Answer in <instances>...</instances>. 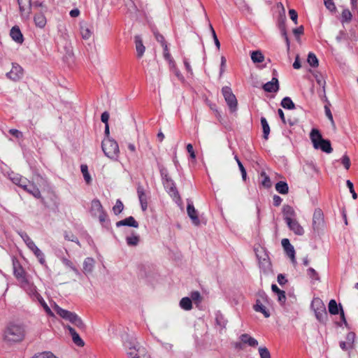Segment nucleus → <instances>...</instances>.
Listing matches in <instances>:
<instances>
[{
	"mask_svg": "<svg viewBox=\"0 0 358 358\" xmlns=\"http://www.w3.org/2000/svg\"><path fill=\"white\" fill-rule=\"evenodd\" d=\"M24 337V329L22 326L14 323L9 324L4 330L3 338L10 343H18Z\"/></svg>",
	"mask_w": 358,
	"mask_h": 358,
	"instance_id": "obj_1",
	"label": "nucleus"
},
{
	"mask_svg": "<svg viewBox=\"0 0 358 358\" xmlns=\"http://www.w3.org/2000/svg\"><path fill=\"white\" fill-rule=\"evenodd\" d=\"M310 138L315 149L321 150L326 153H331L333 151L330 141L324 139L317 129L311 130Z\"/></svg>",
	"mask_w": 358,
	"mask_h": 358,
	"instance_id": "obj_2",
	"label": "nucleus"
},
{
	"mask_svg": "<svg viewBox=\"0 0 358 358\" xmlns=\"http://www.w3.org/2000/svg\"><path fill=\"white\" fill-rule=\"evenodd\" d=\"M54 310L56 311L57 314H58L61 317L69 321L71 324L75 325L79 329L83 330L85 329V324L82 321L80 317H79L78 315L75 313L64 310L60 308L57 304H55Z\"/></svg>",
	"mask_w": 358,
	"mask_h": 358,
	"instance_id": "obj_3",
	"label": "nucleus"
},
{
	"mask_svg": "<svg viewBox=\"0 0 358 358\" xmlns=\"http://www.w3.org/2000/svg\"><path fill=\"white\" fill-rule=\"evenodd\" d=\"M124 346L130 358H150L145 348L135 341H126Z\"/></svg>",
	"mask_w": 358,
	"mask_h": 358,
	"instance_id": "obj_4",
	"label": "nucleus"
},
{
	"mask_svg": "<svg viewBox=\"0 0 358 358\" xmlns=\"http://www.w3.org/2000/svg\"><path fill=\"white\" fill-rule=\"evenodd\" d=\"M101 148L105 155L111 159L116 160L119 156V146L117 143L110 138H105L102 141Z\"/></svg>",
	"mask_w": 358,
	"mask_h": 358,
	"instance_id": "obj_5",
	"label": "nucleus"
},
{
	"mask_svg": "<svg viewBox=\"0 0 358 358\" xmlns=\"http://www.w3.org/2000/svg\"><path fill=\"white\" fill-rule=\"evenodd\" d=\"M255 252L257 259H258L260 268L263 271L264 273H267L271 272V263L265 248L259 246L255 248Z\"/></svg>",
	"mask_w": 358,
	"mask_h": 358,
	"instance_id": "obj_6",
	"label": "nucleus"
},
{
	"mask_svg": "<svg viewBox=\"0 0 358 358\" xmlns=\"http://www.w3.org/2000/svg\"><path fill=\"white\" fill-rule=\"evenodd\" d=\"M311 306L315 312L316 318L322 323H326L328 320V315L326 307L322 300L314 299Z\"/></svg>",
	"mask_w": 358,
	"mask_h": 358,
	"instance_id": "obj_7",
	"label": "nucleus"
},
{
	"mask_svg": "<svg viewBox=\"0 0 358 358\" xmlns=\"http://www.w3.org/2000/svg\"><path fill=\"white\" fill-rule=\"evenodd\" d=\"M14 275L16 278L20 282L21 286L26 290L29 291L30 293H34L35 287L29 283L24 275V271L20 266H16L13 264Z\"/></svg>",
	"mask_w": 358,
	"mask_h": 358,
	"instance_id": "obj_8",
	"label": "nucleus"
},
{
	"mask_svg": "<svg viewBox=\"0 0 358 358\" xmlns=\"http://www.w3.org/2000/svg\"><path fill=\"white\" fill-rule=\"evenodd\" d=\"M90 212L94 217H97L100 222L103 223L106 220L107 214L103 210V206L98 199L92 200L91 203Z\"/></svg>",
	"mask_w": 358,
	"mask_h": 358,
	"instance_id": "obj_9",
	"label": "nucleus"
},
{
	"mask_svg": "<svg viewBox=\"0 0 358 358\" xmlns=\"http://www.w3.org/2000/svg\"><path fill=\"white\" fill-rule=\"evenodd\" d=\"M222 93L231 112L236 111L237 109L238 103L235 95L231 91V89L228 86L223 87L222 89Z\"/></svg>",
	"mask_w": 358,
	"mask_h": 358,
	"instance_id": "obj_10",
	"label": "nucleus"
},
{
	"mask_svg": "<svg viewBox=\"0 0 358 358\" xmlns=\"http://www.w3.org/2000/svg\"><path fill=\"white\" fill-rule=\"evenodd\" d=\"M313 229L315 231L319 232L324 228V215L321 209L315 210L313 216Z\"/></svg>",
	"mask_w": 358,
	"mask_h": 358,
	"instance_id": "obj_11",
	"label": "nucleus"
},
{
	"mask_svg": "<svg viewBox=\"0 0 358 358\" xmlns=\"http://www.w3.org/2000/svg\"><path fill=\"white\" fill-rule=\"evenodd\" d=\"M24 75V70L18 64L13 63L12 69L9 72L6 73V77L13 80V81H18L20 80Z\"/></svg>",
	"mask_w": 358,
	"mask_h": 358,
	"instance_id": "obj_12",
	"label": "nucleus"
},
{
	"mask_svg": "<svg viewBox=\"0 0 358 358\" xmlns=\"http://www.w3.org/2000/svg\"><path fill=\"white\" fill-rule=\"evenodd\" d=\"M259 297L260 299H257L256 300V303L254 306V309L257 312L262 313L265 317H268L270 316L269 311L262 303V301H266L267 296L264 293H263L259 295Z\"/></svg>",
	"mask_w": 358,
	"mask_h": 358,
	"instance_id": "obj_13",
	"label": "nucleus"
},
{
	"mask_svg": "<svg viewBox=\"0 0 358 358\" xmlns=\"http://www.w3.org/2000/svg\"><path fill=\"white\" fill-rule=\"evenodd\" d=\"M137 194L141 209L143 211H145L148 208V197L143 187L141 185H138L137 187Z\"/></svg>",
	"mask_w": 358,
	"mask_h": 358,
	"instance_id": "obj_14",
	"label": "nucleus"
},
{
	"mask_svg": "<svg viewBox=\"0 0 358 358\" xmlns=\"http://www.w3.org/2000/svg\"><path fill=\"white\" fill-rule=\"evenodd\" d=\"M187 212L188 216L192 220V223L196 226H199L200 224V220L197 215V211L194 207L192 201H188L187 203Z\"/></svg>",
	"mask_w": 358,
	"mask_h": 358,
	"instance_id": "obj_15",
	"label": "nucleus"
},
{
	"mask_svg": "<svg viewBox=\"0 0 358 358\" xmlns=\"http://www.w3.org/2000/svg\"><path fill=\"white\" fill-rule=\"evenodd\" d=\"M282 245L285 250L287 256L291 259L293 264L296 263L295 251L294 247L289 243V239L283 238L282 240Z\"/></svg>",
	"mask_w": 358,
	"mask_h": 358,
	"instance_id": "obj_16",
	"label": "nucleus"
},
{
	"mask_svg": "<svg viewBox=\"0 0 358 358\" xmlns=\"http://www.w3.org/2000/svg\"><path fill=\"white\" fill-rule=\"evenodd\" d=\"M286 223L289 229L292 231L295 234L301 236L304 234L303 228L296 219H293L292 220H289V222H287Z\"/></svg>",
	"mask_w": 358,
	"mask_h": 358,
	"instance_id": "obj_17",
	"label": "nucleus"
},
{
	"mask_svg": "<svg viewBox=\"0 0 358 358\" xmlns=\"http://www.w3.org/2000/svg\"><path fill=\"white\" fill-rule=\"evenodd\" d=\"M163 185L171 196L179 197L178 192L172 179L166 178V180L163 182Z\"/></svg>",
	"mask_w": 358,
	"mask_h": 358,
	"instance_id": "obj_18",
	"label": "nucleus"
},
{
	"mask_svg": "<svg viewBox=\"0 0 358 358\" xmlns=\"http://www.w3.org/2000/svg\"><path fill=\"white\" fill-rule=\"evenodd\" d=\"M18 234L25 243L26 245L31 252H33V253L39 249L26 232L20 231Z\"/></svg>",
	"mask_w": 358,
	"mask_h": 358,
	"instance_id": "obj_19",
	"label": "nucleus"
},
{
	"mask_svg": "<svg viewBox=\"0 0 358 358\" xmlns=\"http://www.w3.org/2000/svg\"><path fill=\"white\" fill-rule=\"evenodd\" d=\"M18 234L25 243L26 245L31 252H33V253L39 249L26 232L20 231Z\"/></svg>",
	"mask_w": 358,
	"mask_h": 358,
	"instance_id": "obj_20",
	"label": "nucleus"
},
{
	"mask_svg": "<svg viewBox=\"0 0 358 358\" xmlns=\"http://www.w3.org/2000/svg\"><path fill=\"white\" fill-rule=\"evenodd\" d=\"M279 87L278 80L275 77L263 85L264 90L267 92H276L278 91Z\"/></svg>",
	"mask_w": 358,
	"mask_h": 358,
	"instance_id": "obj_21",
	"label": "nucleus"
},
{
	"mask_svg": "<svg viewBox=\"0 0 358 358\" xmlns=\"http://www.w3.org/2000/svg\"><path fill=\"white\" fill-rule=\"evenodd\" d=\"M66 328L69 330V334L72 337V340L73 343L79 347H83L85 345L84 341L81 339L78 334L76 331V330L71 326L67 325Z\"/></svg>",
	"mask_w": 358,
	"mask_h": 358,
	"instance_id": "obj_22",
	"label": "nucleus"
},
{
	"mask_svg": "<svg viewBox=\"0 0 358 358\" xmlns=\"http://www.w3.org/2000/svg\"><path fill=\"white\" fill-rule=\"evenodd\" d=\"M282 213L284 216V219L285 222H289V220H292L294 219L296 216V213L294 210V208L289 206V205H284L282 208Z\"/></svg>",
	"mask_w": 358,
	"mask_h": 358,
	"instance_id": "obj_23",
	"label": "nucleus"
},
{
	"mask_svg": "<svg viewBox=\"0 0 358 358\" xmlns=\"http://www.w3.org/2000/svg\"><path fill=\"white\" fill-rule=\"evenodd\" d=\"M117 227L121 226H128L134 228L138 227V223L136 221L134 217L129 216L124 220H122L116 223Z\"/></svg>",
	"mask_w": 358,
	"mask_h": 358,
	"instance_id": "obj_24",
	"label": "nucleus"
},
{
	"mask_svg": "<svg viewBox=\"0 0 358 358\" xmlns=\"http://www.w3.org/2000/svg\"><path fill=\"white\" fill-rule=\"evenodd\" d=\"M95 261L92 257H87L83 262V273L85 275L91 273L94 267Z\"/></svg>",
	"mask_w": 358,
	"mask_h": 358,
	"instance_id": "obj_25",
	"label": "nucleus"
},
{
	"mask_svg": "<svg viewBox=\"0 0 358 358\" xmlns=\"http://www.w3.org/2000/svg\"><path fill=\"white\" fill-rule=\"evenodd\" d=\"M240 340L242 343L248 344L251 347H256L258 345V341L248 334L241 335Z\"/></svg>",
	"mask_w": 358,
	"mask_h": 358,
	"instance_id": "obj_26",
	"label": "nucleus"
},
{
	"mask_svg": "<svg viewBox=\"0 0 358 358\" xmlns=\"http://www.w3.org/2000/svg\"><path fill=\"white\" fill-rule=\"evenodd\" d=\"M134 39H135V46H136V52H137V57H141L145 52V48L143 45L142 39L139 36H136Z\"/></svg>",
	"mask_w": 358,
	"mask_h": 358,
	"instance_id": "obj_27",
	"label": "nucleus"
},
{
	"mask_svg": "<svg viewBox=\"0 0 358 358\" xmlns=\"http://www.w3.org/2000/svg\"><path fill=\"white\" fill-rule=\"evenodd\" d=\"M10 35L15 42L19 43H22L23 42V36L17 27H13L10 29Z\"/></svg>",
	"mask_w": 358,
	"mask_h": 358,
	"instance_id": "obj_28",
	"label": "nucleus"
},
{
	"mask_svg": "<svg viewBox=\"0 0 358 358\" xmlns=\"http://www.w3.org/2000/svg\"><path fill=\"white\" fill-rule=\"evenodd\" d=\"M24 189L33 195L35 198L39 199L41 197L39 189L30 182L27 185V187H24Z\"/></svg>",
	"mask_w": 358,
	"mask_h": 358,
	"instance_id": "obj_29",
	"label": "nucleus"
},
{
	"mask_svg": "<svg viewBox=\"0 0 358 358\" xmlns=\"http://www.w3.org/2000/svg\"><path fill=\"white\" fill-rule=\"evenodd\" d=\"M12 181L13 182V183L23 189H24V187H27V185L29 183V181L27 178H22L20 176H14L13 178H12Z\"/></svg>",
	"mask_w": 358,
	"mask_h": 358,
	"instance_id": "obj_30",
	"label": "nucleus"
},
{
	"mask_svg": "<svg viewBox=\"0 0 358 358\" xmlns=\"http://www.w3.org/2000/svg\"><path fill=\"white\" fill-rule=\"evenodd\" d=\"M275 189L278 193L285 194L288 193L289 187L286 182L280 181L275 184Z\"/></svg>",
	"mask_w": 358,
	"mask_h": 358,
	"instance_id": "obj_31",
	"label": "nucleus"
},
{
	"mask_svg": "<svg viewBox=\"0 0 358 358\" xmlns=\"http://www.w3.org/2000/svg\"><path fill=\"white\" fill-rule=\"evenodd\" d=\"M271 289L273 292L278 294V299L280 303H285L286 300L285 292L280 290L276 285H271Z\"/></svg>",
	"mask_w": 358,
	"mask_h": 358,
	"instance_id": "obj_32",
	"label": "nucleus"
},
{
	"mask_svg": "<svg viewBox=\"0 0 358 358\" xmlns=\"http://www.w3.org/2000/svg\"><path fill=\"white\" fill-rule=\"evenodd\" d=\"M251 59L254 63H262L264 61V56L259 50L251 52Z\"/></svg>",
	"mask_w": 358,
	"mask_h": 358,
	"instance_id": "obj_33",
	"label": "nucleus"
},
{
	"mask_svg": "<svg viewBox=\"0 0 358 358\" xmlns=\"http://www.w3.org/2000/svg\"><path fill=\"white\" fill-rule=\"evenodd\" d=\"M180 306L182 309L189 310L192 308V299L189 297H183L180 301Z\"/></svg>",
	"mask_w": 358,
	"mask_h": 358,
	"instance_id": "obj_34",
	"label": "nucleus"
},
{
	"mask_svg": "<svg viewBox=\"0 0 358 358\" xmlns=\"http://www.w3.org/2000/svg\"><path fill=\"white\" fill-rule=\"evenodd\" d=\"M261 124L263 129V137L265 140H267L270 133V127L265 117H261Z\"/></svg>",
	"mask_w": 358,
	"mask_h": 358,
	"instance_id": "obj_35",
	"label": "nucleus"
},
{
	"mask_svg": "<svg viewBox=\"0 0 358 358\" xmlns=\"http://www.w3.org/2000/svg\"><path fill=\"white\" fill-rule=\"evenodd\" d=\"M34 22L37 27L43 28L46 24V19L42 13H38L34 16Z\"/></svg>",
	"mask_w": 358,
	"mask_h": 358,
	"instance_id": "obj_36",
	"label": "nucleus"
},
{
	"mask_svg": "<svg viewBox=\"0 0 358 358\" xmlns=\"http://www.w3.org/2000/svg\"><path fill=\"white\" fill-rule=\"evenodd\" d=\"M80 34L83 39L87 40L91 37L92 31L85 24H84L80 25Z\"/></svg>",
	"mask_w": 358,
	"mask_h": 358,
	"instance_id": "obj_37",
	"label": "nucleus"
},
{
	"mask_svg": "<svg viewBox=\"0 0 358 358\" xmlns=\"http://www.w3.org/2000/svg\"><path fill=\"white\" fill-rule=\"evenodd\" d=\"M162 48H163V55H164V59L166 61H168L169 65H172L173 66L175 61L173 60V59L172 58V57L169 52L168 45L164 44V45H162Z\"/></svg>",
	"mask_w": 358,
	"mask_h": 358,
	"instance_id": "obj_38",
	"label": "nucleus"
},
{
	"mask_svg": "<svg viewBox=\"0 0 358 358\" xmlns=\"http://www.w3.org/2000/svg\"><path fill=\"white\" fill-rule=\"evenodd\" d=\"M140 241V237L137 234H132L126 238L127 244L129 246H136Z\"/></svg>",
	"mask_w": 358,
	"mask_h": 358,
	"instance_id": "obj_39",
	"label": "nucleus"
},
{
	"mask_svg": "<svg viewBox=\"0 0 358 358\" xmlns=\"http://www.w3.org/2000/svg\"><path fill=\"white\" fill-rule=\"evenodd\" d=\"M329 312L331 315H337L339 313V308L337 305L336 301L334 299L330 300L329 303Z\"/></svg>",
	"mask_w": 358,
	"mask_h": 358,
	"instance_id": "obj_40",
	"label": "nucleus"
},
{
	"mask_svg": "<svg viewBox=\"0 0 358 358\" xmlns=\"http://www.w3.org/2000/svg\"><path fill=\"white\" fill-rule=\"evenodd\" d=\"M281 106L284 108L289 109V110L294 109L295 108L294 103H293L292 99L288 96H286L282 99V100L281 101Z\"/></svg>",
	"mask_w": 358,
	"mask_h": 358,
	"instance_id": "obj_41",
	"label": "nucleus"
},
{
	"mask_svg": "<svg viewBox=\"0 0 358 358\" xmlns=\"http://www.w3.org/2000/svg\"><path fill=\"white\" fill-rule=\"evenodd\" d=\"M80 170L83 173V178L87 184H90L92 181L91 176L88 172V167L86 164H82Z\"/></svg>",
	"mask_w": 358,
	"mask_h": 358,
	"instance_id": "obj_42",
	"label": "nucleus"
},
{
	"mask_svg": "<svg viewBox=\"0 0 358 358\" xmlns=\"http://www.w3.org/2000/svg\"><path fill=\"white\" fill-rule=\"evenodd\" d=\"M307 62L312 67H317L319 64L316 55L313 52L308 54Z\"/></svg>",
	"mask_w": 358,
	"mask_h": 358,
	"instance_id": "obj_43",
	"label": "nucleus"
},
{
	"mask_svg": "<svg viewBox=\"0 0 358 358\" xmlns=\"http://www.w3.org/2000/svg\"><path fill=\"white\" fill-rule=\"evenodd\" d=\"M352 15L348 9H344L341 14V22H350L352 20Z\"/></svg>",
	"mask_w": 358,
	"mask_h": 358,
	"instance_id": "obj_44",
	"label": "nucleus"
},
{
	"mask_svg": "<svg viewBox=\"0 0 358 358\" xmlns=\"http://www.w3.org/2000/svg\"><path fill=\"white\" fill-rule=\"evenodd\" d=\"M260 176L263 178L262 181V185L266 188L271 187L272 185L271 181L270 178L266 175V172L262 171Z\"/></svg>",
	"mask_w": 358,
	"mask_h": 358,
	"instance_id": "obj_45",
	"label": "nucleus"
},
{
	"mask_svg": "<svg viewBox=\"0 0 358 358\" xmlns=\"http://www.w3.org/2000/svg\"><path fill=\"white\" fill-rule=\"evenodd\" d=\"M62 263L66 266L69 267L76 275H80L79 271L73 266V263L68 259L67 258L63 257L62 258Z\"/></svg>",
	"mask_w": 358,
	"mask_h": 358,
	"instance_id": "obj_46",
	"label": "nucleus"
},
{
	"mask_svg": "<svg viewBox=\"0 0 358 358\" xmlns=\"http://www.w3.org/2000/svg\"><path fill=\"white\" fill-rule=\"evenodd\" d=\"M37 299H38L39 303H41V305L43 307L46 313L50 316H52L53 313H52L51 309L49 308V306L47 305V303L44 301V299L40 295H38Z\"/></svg>",
	"mask_w": 358,
	"mask_h": 358,
	"instance_id": "obj_47",
	"label": "nucleus"
},
{
	"mask_svg": "<svg viewBox=\"0 0 358 358\" xmlns=\"http://www.w3.org/2000/svg\"><path fill=\"white\" fill-rule=\"evenodd\" d=\"M123 203L120 199H117L115 205L113 207V210L115 215H118L123 210Z\"/></svg>",
	"mask_w": 358,
	"mask_h": 358,
	"instance_id": "obj_48",
	"label": "nucleus"
},
{
	"mask_svg": "<svg viewBox=\"0 0 358 358\" xmlns=\"http://www.w3.org/2000/svg\"><path fill=\"white\" fill-rule=\"evenodd\" d=\"M34 254L35 255L41 264L45 265V255L40 249L36 250Z\"/></svg>",
	"mask_w": 358,
	"mask_h": 358,
	"instance_id": "obj_49",
	"label": "nucleus"
},
{
	"mask_svg": "<svg viewBox=\"0 0 358 358\" xmlns=\"http://www.w3.org/2000/svg\"><path fill=\"white\" fill-rule=\"evenodd\" d=\"M355 340V334L354 332H349L346 336V342L348 347L352 348Z\"/></svg>",
	"mask_w": 358,
	"mask_h": 358,
	"instance_id": "obj_50",
	"label": "nucleus"
},
{
	"mask_svg": "<svg viewBox=\"0 0 358 358\" xmlns=\"http://www.w3.org/2000/svg\"><path fill=\"white\" fill-rule=\"evenodd\" d=\"M325 7L331 12H334L336 7L333 0H324Z\"/></svg>",
	"mask_w": 358,
	"mask_h": 358,
	"instance_id": "obj_51",
	"label": "nucleus"
},
{
	"mask_svg": "<svg viewBox=\"0 0 358 358\" xmlns=\"http://www.w3.org/2000/svg\"><path fill=\"white\" fill-rule=\"evenodd\" d=\"M32 358H57L50 352H44L35 355Z\"/></svg>",
	"mask_w": 358,
	"mask_h": 358,
	"instance_id": "obj_52",
	"label": "nucleus"
},
{
	"mask_svg": "<svg viewBox=\"0 0 358 358\" xmlns=\"http://www.w3.org/2000/svg\"><path fill=\"white\" fill-rule=\"evenodd\" d=\"M259 353L261 358H271L270 352L266 347H260Z\"/></svg>",
	"mask_w": 358,
	"mask_h": 358,
	"instance_id": "obj_53",
	"label": "nucleus"
},
{
	"mask_svg": "<svg viewBox=\"0 0 358 358\" xmlns=\"http://www.w3.org/2000/svg\"><path fill=\"white\" fill-rule=\"evenodd\" d=\"M216 323L222 327H225L227 321L224 319L223 315L221 313L216 315Z\"/></svg>",
	"mask_w": 358,
	"mask_h": 358,
	"instance_id": "obj_54",
	"label": "nucleus"
},
{
	"mask_svg": "<svg viewBox=\"0 0 358 358\" xmlns=\"http://www.w3.org/2000/svg\"><path fill=\"white\" fill-rule=\"evenodd\" d=\"M64 238L67 241H72V242H75L78 245H80V242L78 240V238L71 233H69V232H65L64 233Z\"/></svg>",
	"mask_w": 358,
	"mask_h": 358,
	"instance_id": "obj_55",
	"label": "nucleus"
},
{
	"mask_svg": "<svg viewBox=\"0 0 358 358\" xmlns=\"http://www.w3.org/2000/svg\"><path fill=\"white\" fill-rule=\"evenodd\" d=\"M170 69L174 73L176 76L180 80H183V76L181 74L180 70L176 67V62H174V66L169 65Z\"/></svg>",
	"mask_w": 358,
	"mask_h": 358,
	"instance_id": "obj_56",
	"label": "nucleus"
},
{
	"mask_svg": "<svg viewBox=\"0 0 358 358\" xmlns=\"http://www.w3.org/2000/svg\"><path fill=\"white\" fill-rule=\"evenodd\" d=\"M307 274L311 278V279H314V280H320V278H319V275L318 273H317V271L313 268H309L308 270H307Z\"/></svg>",
	"mask_w": 358,
	"mask_h": 358,
	"instance_id": "obj_57",
	"label": "nucleus"
},
{
	"mask_svg": "<svg viewBox=\"0 0 358 358\" xmlns=\"http://www.w3.org/2000/svg\"><path fill=\"white\" fill-rule=\"evenodd\" d=\"M238 6L243 11H246L250 14L252 13V8L248 3H245L244 0L241 1V2L238 3Z\"/></svg>",
	"mask_w": 358,
	"mask_h": 358,
	"instance_id": "obj_58",
	"label": "nucleus"
},
{
	"mask_svg": "<svg viewBox=\"0 0 358 358\" xmlns=\"http://www.w3.org/2000/svg\"><path fill=\"white\" fill-rule=\"evenodd\" d=\"M153 34L155 35L156 40L159 43H160L162 46L164 45V44H167L164 36L162 34H160L157 31L154 30Z\"/></svg>",
	"mask_w": 358,
	"mask_h": 358,
	"instance_id": "obj_59",
	"label": "nucleus"
},
{
	"mask_svg": "<svg viewBox=\"0 0 358 358\" xmlns=\"http://www.w3.org/2000/svg\"><path fill=\"white\" fill-rule=\"evenodd\" d=\"M341 164L344 166L345 169L348 170L350 166V159L347 155H344L341 159Z\"/></svg>",
	"mask_w": 358,
	"mask_h": 358,
	"instance_id": "obj_60",
	"label": "nucleus"
},
{
	"mask_svg": "<svg viewBox=\"0 0 358 358\" xmlns=\"http://www.w3.org/2000/svg\"><path fill=\"white\" fill-rule=\"evenodd\" d=\"M346 185L349 188V190H350V193L352 194V198L354 199H356L357 198V194L354 189L353 183L350 180H348L346 181Z\"/></svg>",
	"mask_w": 358,
	"mask_h": 358,
	"instance_id": "obj_61",
	"label": "nucleus"
},
{
	"mask_svg": "<svg viewBox=\"0 0 358 358\" xmlns=\"http://www.w3.org/2000/svg\"><path fill=\"white\" fill-rule=\"evenodd\" d=\"M190 296L191 299L196 302L200 303L201 301V296L199 292L198 291L192 292L190 294Z\"/></svg>",
	"mask_w": 358,
	"mask_h": 358,
	"instance_id": "obj_62",
	"label": "nucleus"
},
{
	"mask_svg": "<svg viewBox=\"0 0 358 358\" xmlns=\"http://www.w3.org/2000/svg\"><path fill=\"white\" fill-rule=\"evenodd\" d=\"M324 110H325V114H326L327 118L330 120L331 124L333 126H335V123H334V121L333 115L331 114V112L329 108L327 106H324Z\"/></svg>",
	"mask_w": 358,
	"mask_h": 358,
	"instance_id": "obj_63",
	"label": "nucleus"
},
{
	"mask_svg": "<svg viewBox=\"0 0 358 358\" xmlns=\"http://www.w3.org/2000/svg\"><path fill=\"white\" fill-rule=\"evenodd\" d=\"M289 15L291 20L294 22L295 24H297L298 14L296 11L294 9H290L289 10Z\"/></svg>",
	"mask_w": 358,
	"mask_h": 358,
	"instance_id": "obj_64",
	"label": "nucleus"
}]
</instances>
